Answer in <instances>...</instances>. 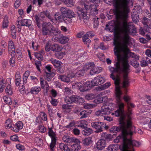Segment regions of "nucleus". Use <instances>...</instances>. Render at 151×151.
Masks as SVG:
<instances>
[{
    "mask_svg": "<svg viewBox=\"0 0 151 151\" xmlns=\"http://www.w3.org/2000/svg\"><path fill=\"white\" fill-rule=\"evenodd\" d=\"M129 12L130 11H115V13L117 18L122 20V22L119 23L118 26V28L122 33L121 41L120 42H119L118 37L114 40L113 44L115 46L114 51L115 54L117 57V62L114 64L115 68L109 66V70L111 73L110 77L114 81L115 85L117 103L120 108L123 107L124 106L123 103L120 101L121 93L119 86L120 79L117 73L121 72L126 73L130 70L128 60V55L129 54L133 58H138V56L134 53H129L128 47L129 42V34L136 32L135 29L132 23H127V19Z\"/></svg>",
    "mask_w": 151,
    "mask_h": 151,
    "instance_id": "nucleus-1",
    "label": "nucleus"
},
{
    "mask_svg": "<svg viewBox=\"0 0 151 151\" xmlns=\"http://www.w3.org/2000/svg\"><path fill=\"white\" fill-rule=\"evenodd\" d=\"M121 93L120 95V102L123 103V106L121 108H120L118 104L117 103L116 96V103L119 108V109L115 111L114 113H112L113 114H115V116H121L120 118L119 122L122 123L121 126L123 128V133L127 132V131H130V132L129 133V134H131L135 131V127L132 125V122L131 121V115L132 114L131 111L129 109L130 107H134V105L132 104L129 102V106H128L127 104V107L128 109V112L124 115V105L123 102L121 101L122 98L121 96L122 94V92L120 91Z\"/></svg>",
    "mask_w": 151,
    "mask_h": 151,
    "instance_id": "nucleus-2",
    "label": "nucleus"
},
{
    "mask_svg": "<svg viewBox=\"0 0 151 151\" xmlns=\"http://www.w3.org/2000/svg\"><path fill=\"white\" fill-rule=\"evenodd\" d=\"M119 124L120 125L119 127H114V129L115 131L117 132L121 130L122 131V134L121 136H118L116 139H114V142L118 143L119 142L120 139L122 138L123 142V151H134V147H139L140 144L139 142L129 138H130L135 133V132L131 134H129V132H130V131H128V132H127L126 133H123V128L121 126L122 124L120 122Z\"/></svg>",
    "mask_w": 151,
    "mask_h": 151,
    "instance_id": "nucleus-3",
    "label": "nucleus"
},
{
    "mask_svg": "<svg viewBox=\"0 0 151 151\" xmlns=\"http://www.w3.org/2000/svg\"><path fill=\"white\" fill-rule=\"evenodd\" d=\"M90 87L89 82H86L85 83L82 82H77L74 83L72 85L73 88L78 89L81 91H86Z\"/></svg>",
    "mask_w": 151,
    "mask_h": 151,
    "instance_id": "nucleus-4",
    "label": "nucleus"
},
{
    "mask_svg": "<svg viewBox=\"0 0 151 151\" xmlns=\"http://www.w3.org/2000/svg\"><path fill=\"white\" fill-rule=\"evenodd\" d=\"M48 134L49 136L51 137V142L50 145V148L51 151L54 150L56 142V134L54 132L52 128H49Z\"/></svg>",
    "mask_w": 151,
    "mask_h": 151,
    "instance_id": "nucleus-5",
    "label": "nucleus"
},
{
    "mask_svg": "<svg viewBox=\"0 0 151 151\" xmlns=\"http://www.w3.org/2000/svg\"><path fill=\"white\" fill-rule=\"evenodd\" d=\"M111 109L106 105H103L101 107V110L95 112V114L97 116H103L104 115H108L110 114Z\"/></svg>",
    "mask_w": 151,
    "mask_h": 151,
    "instance_id": "nucleus-6",
    "label": "nucleus"
},
{
    "mask_svg": "<svg viewBox=\"0 0 151 151\" xmlns=\"http://www.w3.org/2000/svg\"><path fill=\"white\" fill-rule=\"evenodd\" d=\"M77 9L78 10L77 13L79 19L81 20L83 19V21L85 22L86 20H87L89 18V17L87 16L86 12L79 7H77Z\"/></svg>",
    "mask_w": 151,
    "mask_h": 151,
    "instance_id": "nucleus-7",
    "label": "nucleus"
},
{
    "mask_svg": "<svg viewBox=\"0 0 151 151\" xmlns=\"http://www.w3.org/2000/svg\"><path fill=\"white\" fill-rule=\"evenodd\" d=\"M91 126L96 130V133L100 132L103 131L104 124L102 122H93L91 123Z\"/></svg>",
    "mask_w": 151,
    "mask_h": 151,
    "instance_id": "nucleus-8",
    "label": "nucleus"
},
{
    "mask_svg": "<svg viewBox=\"0 0 151 151\" xmlns=\"http://www.w3.org/2000/svg\"><path fill=\"white\" fill-rule=\"evenodd\" d=\"M105 80L104 77L99 76L96 77L91 81L92 86H94L101 85L104 83Z\"/></svg>",
    "mask_w": 151,
    "mask_h": 151,
    "instance_id": "nucleus-9",
    "label": "nucleus"
},
{
    "mask_svg": "<svg viewBox=\"0 0 151 151\" xmlns=\"http://www.w3.org/2000/svg\"><path fill=\"white\" fill-rule=\"evenodd\" d=\"M73 142H74V143L71 146V149L73 151H78L81 149L80 141L78 139L75 137L72 142V143Z\"/></svg>",
    "mask_w": 151,
    "mask_h": 151,
    "instance_id": "nucleus-10",
    "label": "nucleus"
},
{
    "mask_svg": "<svg viewBox=\"0 0 151 151\" xmlns=\"http://www.w3.org/2000/svg\"><path fill=\"white\" fill-rule=\"evenodd\" d=\"M129 72V70L128 72L124 73L123 76V79L122 81V87L125 88V90L127 91V88L129 86V79L128 76V74Z\"/></svg>",
    "mask_w": 151,
    "mask_h": 151,
    "instance_id": "nucleus-11",
    "label": "nucleus"
},
{
    "mask_svg": "<svg viewBox=\"0 0 151 151\" xmlns=\"http://www.w3.org/2000/svg\"><path fill=\"white\" fill-rule=\"evenodd\" d=\"M50 23H45L42 25V32L43 35H50Z\"/></svg>",
    "mask_w": 151,
    "mask_h": 151,
    "instance_id": "nucleus-12",
    "label": "nucleus"
},
{
    "mask_svg": "<svg viewBox=\"0 0 151 151\" xmlns=\"http://www.w3.org/2000/svg\"><path fill=\"white\" fill-rule=\"evenodd\" d=\"M96 147L99 150H101L106 146V142L104 139L99 140L96 144Z\"/></svg>",
    "mask_w": 151,
    "mask_h": 151,
    "instance_id": "nucleus-13",
    "label": "nucleus"
},
{
    "mask_svg": "<svg viewBox=\"0 0 151 151\" xmlns=\"http://www.w3.org/2000/svg\"><path fill=\"white\" fill-rule=\"evenodd\" d=\"M15 50V48L13 42L12 40H10L9 42V51L12 56H14Z\"/></svg>",
    "mask_w": 151,
    "mask_h": 151,
    "instance_id": "nucleus-14",
    "label": "nucleus"
},
{
    "mask_svg": "<svg viewBox=\"0 0 151 151\" xmlns=\"http://www.w3.org/2000/svg\"><path fill=\"white\" fill-rule=\"evenodd\" d=\"M23 127V123L21 121H19L15 124L14 127H12L11 129L13 131L17 132H19V129H22Z\"/></svg>",
    "mask_w": 151,
    "mask_h": 151,
    "instance_id": "nucleus-15",
    "label": "nucleus"
},
{
    "mask_svg": "<svg viewBox=\"0 0 151 151\" xmlns=\"http://www.w3.org/2000/svg\"><path fill=\"white\" fill-rule=\"evenodd\" d=\"M60 32V31L58 29L53 26L50 23V35H56Z\"/></svg>",
    "mask_w": 151,
    "mask_h": 151,
    "instance_id": "nucleus-16",
    "label": "nucleus"
},
{
    "mask_svg": "<svg viewBox=\"0 0 151 151\" xmlns=\"http://www.w3.org/2000/svg\"><path fill=\"white\" fill-rule=\"evenodd\" d=\"M77 96H72L70 97H66L65 99V102L67 103L71 104L76 103Z\"/></svg>",
    "mask_w": 151,
    "mask_h": 151,
    "instance_id": "nucleus-17",
    "label": "nucleus"
},
{
    "mask_svg": "<svg viewBox=\"0 0 151 151\" xmlns=\"http://www.w3.org/2000/svg\"><path fill=\"white\" fill-rule=\"evenodd\" d=\"M91 113V111L90 110H84L80 112L79 115L81 116L80 119H82L87 117Z\"/></svg>",
    "mask_w": 151,
    "mask_h": 151,
    "instance_id": "nucleus-18",
    "label": "nucleus"
},
{
    "mask_svg": "<svg viewBox=\"0 0 151 151\" xmlns=\"http://www.w3.org/2000/svg\"><path fill=\"white\" fill-rule=\"evenodd\" d=\"M62 48V46L57 44L52 45L51 46L52 50L54 52L60 51Z\"/></svg>",
    "mask_w": 151,
    "mask_h": 151,
    "instance_id": "nucleus-19",
    "label": "nucleus"
},
{
    "mask_svg": "<svg viewBox=\"0 0 151 151\" xmlns=\"http://www.w3.org/2000/svg\"><path fill=\"white\" fill-rule=\"evenodd\" d=\"M101 70V68L96 67L95 66L92 68L90 71V74L92 75L98 73H100Z\"/></svg>",
    "mask_w": 151,
    "mask_h": 151,
    "instance_id": "nucleus-20",
    "label": "nucleus"
},
{
    "mask_svg": "<svg viewBox=\"0 0 151 151\" xmlns=\"http://www.w3.org/2000/svg\"><path fill=\"white\" fill-rule=\"evenodd\" d=\"M83 144L85 146H89L92 144V138L90 137H88L85 138L82 140Z\"/></svg>",
    "mask_w": 151,
    "mask_h": 151,
    "instance_id": "nucleus-21",
    "label": "nucleus"
},
{
    "mask_svg": "<svg viewBox=\"0 0 151 151\" xmlns=\"http://www.w3.org/2000/svg\"><path fill=\"white\" fill-rule=\"evenodd\" d=\"M55 75V73L53 72H45V78L48 81H50L51 79H52L54 76Z\"/></svg>",
    "mask_w": 151,
    "mask_h": 151,
    "instance_id": "nucleus-22",
    "label": "nucleus"
},
{
    "mask_svg": "<svg viewBox=\"0 0 151 151\" xmlns=\"http://www.w3.org/2000/svg\"><path fill=\"white\" fill-rule=\"evenodd\" d=\"M50 60L55 68L59 67L62 64L61 62L60 61L53 58L50 59Z\"/></svg>",
    "mask_w": 151,
    "mask_h": 151,
    "instance_id": "nucleus-23",
    "label": "nucleus"
},
{
    "mask_svg": "<svg viewBox=\"0 0 151 151\" xmlns=\"http://www.w3.org/2000/svg\"><path fill=\"white\" fill-rule=\"evenodd\" d=\"M58 78L61 81L67 83H68L70 81L69 77L65 75H59L58 76Z\"/></svg>",
    "mask_w": 151,
    "mask_h": 151,
    "instance_id": "nucleus-24",
    "label": "nucleus"
},
{
    "mask_svg": "<svg viewBox=\"0 0 151 151\" xmlns=\"http://www.w3.org/2000/svg\"><path fill=\"white\" fill-rule=\"evenodd\" d=\"M22 26H26L27 27H29L32 24L31 20L27 19H24L22 20Z\"/></svg>",
    "mask_w": 151,
    "mask_h": 151,
    "instance_id": "nucleus-25",
    "label": "nucleus"
},
{
    "mask_svg": "<svg viewBox=\"0 0 151 151\" xmlns=\"http://www.w3.org/2000/svg\"><path fill=\"white\" fill-rule=\"evenodd\" d=\"M74 138V137H70L67 135H64L62 137V139L64 142L71 143H72Z\"/></svg>",
    "mask_w": 151,
    "mask_h": 151,
    "instance_id": "nucleus-26",
    "label": "nucleus"
},
{
    "mask_svg": "<svg viewBox=\"0 0 151 151\" xmlns=\"http://www.w3.org/2000/svg\"><path fill=\"white\" fill-rule=\"evenodd\" d=\"M111 85L110 83L109 82L105 83V84L99 86L97 88V90L100 91L101 90H104L106 88H108Z\"/></svg>",
    "mask_w": 151,
    "mask_h": 151,
    "instance_id": "nucleus-27",
    "label": "nucleus"
},
{
    "mask_svg": "<svg viewBox=\"0 0 151 151\" xmlns=\"http://www.w3.org/2000/svg\"><path fill=\"white\" fill-rule=\"evenodd\" d=\"M92 129L89 128H86L82 131V134L85 136H88L92 133Z\"/></svg>",
    "mask_w": 151,
    "mask_h": 151,
    "instance_id": "nucleus-28",
    "label": "nucleus"
},
{
    "mask_svg": "<svg viewBox=\"0 0 151 151\" xmlns=\"http://www.w3.org/2000/svg\"><path fill=\"white\" fill-rule=\"evenodd\" d=\"M59 147L62 151H70V149L68 146L64 143L60 144Z\"/></svg>",
    "mask_w": 151,
    "mask_h": 151,
    "instance_id": "nucleus-29",
    "label": "nucleus"
},
{
    "mask_svg": "<svg viewBox=\"0 0 151 151\" xmlns=\"http://www.w3.org/2000/svg\"><path fill=\"white\" fill-rule=\"evenodd\" d=\"M41 91V88L39 86L34 87L31 88L30 91L31 93L33 94H37Z\"/></svg>",
    "mask_w": 151,
    "mask_h": 151,
    "instance_id": "nucleus-30",
    "label": "nucleus"
},
{
    "mask_svg": "<svg viewBox=\"0 0 151 151\" xmlns=\"http://www.w3.org/2000/svg\"><path fill=\"white\" fill-rule=\"evenodd\" d=\"M60 42L61 44H65L69 40V38L67 37L62 36L59 39Z\"/></svg>",
    "mask_w": 151,
    "mask_h": 151,
    "instance_id": "nucleus-31",
    "label": "nucleus"
},
{
    "mask_svg": "<svg viewBox=\"0 0 151 151\" xmlns=\"http://www.w3.org/2000/svg\"><path fill=\"white\" fill-rule=\"evenodd\" d=\"M97 6L96 5H91L90 6V13H93V12L95 11V14H98L99 9L97 8Z\"/></svg>",
    "mask_w": 151,
    "mask_h": 151,
    "instance_id": "nucleus-32",
    "label": "nucleus"
},
{
    "mask_svg": "<svg viewBox=\"0 0 151 151\" xmlns=\"http://www.w3.org/2000/svg\"><path fill=\"white\" fill-rule=\"evenodd\" d=\"M64 3L68 6L72 7L74 5L75 0H65L64 1Z\"/></svg>",
    "mask_w": 151,
    "mask_h": 151,
    "instance_id": "nucleus-33",
    "label": "nucleus"
},
{
    "mask_svg": "<svg viewBox=\"0 0 151 151\" xmlns=\"http://www.w3.org/2000/svg\"><path fill=\"white\" fill-rule=\"evenodd\" d=\"M11 33L13 38L15 39L16 38V31L15 27L14 26L12 25L10 28Z\"/></svg>",
    "mask_w": 151,
    "mask_h": 151,
    "instance_id": "nucleus-34",
    "label": "nucleus"
},
{
    "mask_svg": "<svg viewBox=\"0 0 151 151\" xmlns=\"http://www.w3.org/2000/svg\"><path fill=\"white\" fill-rule=\"evenodd\" d=\"M117 148L118 146L117 144L111 145L108 147L107 150L108 151H116Z\"/></svg>",
    "mask_w": 151,
    "mask_h": 151,
    "instance_id": "nucleus-35",
    "label": "nucleus"
},
{
    "mask_svg": "<svg viewBox=\"0 0 151 151\" xmlns=\"http://www.w3.org/2000/svg\"><path fill=\"white\" fill-rule=\"evenodd\" d=\"M12 121L10 119H8L6 120L5 123V127L7 129H9L10 128H12Z\"/></svg>",
    "mask_w": 151,
    "mask_h": 151,
    "instance_id": "nucleus-36",
    "label": "nucleus"
},
{
    "mask_svg": "<svg viewBox=\"0 0 151 151\" xmlns=\"http://www.w3.org/2000/svg\"><path fill=\"white\" fill-rule=\"evenodd\" d=\"M15 55L18 60L21 61L22 60V54L20 50H17L16 53H14V55Z\"/></svg>",
    "mask_w": 151,
    "mask_h": 151,
    "instance_id": "nucleus-37",
    "label": "nucleus"
},
{
    "mask_svg": "<svg viewBox=\"0 0 151 151\" xmlns=\"http://www.w3.org/2000/svg\"><path fill=\"white\" fill-rule=\"evenodd\" d=\"M64 94L66 96L70 95L73 93V91L68 87H65L64 90Z\"/></svg>",
    "mask_w": 151,
    "mask_h": 151,
    "instance_id": "nucleus-38",
    "label": "nucleus"
},
{
    "mask_svg": "<svg viewBox=\"0 0 151 151\" xmlns=\"http://www.w3.org/2000/svg\"><path fill=\"white\" fill-rule=\"evenodd\" d=\"M6 86V81L3 79L0 81V92H2Z\"/></svg>",
    "mask_w": 151,
    "mask_h": 151,
    "instance_id": "nucleus-39",
    "label": "nucleus"
},
{
    "mask_svg": "<svg viewBox=\"0 0 151 151\" xmlns=\"http://www.w3.org/2000/svg\"><path fill=\"white\" fill-rule=\"evenodd\" d=\"M8 19V17L7 16H5L4 18L2 25L3 28H6L8 27L9 23Z\"/></svg>",
    "mask_w": 151,
    "mask_h": 151,
    "instance_id": "nucleus-40",
    "label": "nucleus"
},
{
    "mask_svg": "<svg viewBox=\"0 0 151 151\" xmlns=\"http://www.w3.org/2000/svg\"><path fill=\"white\" fill-rule=\"evenodd\" d=\"M67 52L62 51L60 53H55V56L56 57L59 59H62L64 56L66 55Z\"/></svg>",
    "mask_w": 151,
    "mask_h": 151,
    "instance_id": "nucleus-41",
    "label": "nucleus"
},
{
    "mask_svg": "<svg viewBox=\"0 0 151 151\" xmlns=\"http://www.w3.org/2000/svg\"><path fill=\"white\" fill-rule=\"evenodd\" d=\"M40 83L41 87L43 89H45V86L48 85L47 81L42 78H40Z\"/></svg>",
    "mask_w": 151,
    "mask_h": 151,
    "instance_id": "nucleus-42",
    "label": "nucleus"
},
{
    "mask_svg": "<svg viewBox=\"0 0 151 151\" xmlns=\"http://www.w3.org/2000/svg\"><path fill=\"white\" fill-rule=\"evenodd\" d=\"M89 37L87 35H86V34L83 37V40L85 44H88L90 43L91 40L88 38Z\"/></svg>",
    "mask_w": 151,
    "mask_h": 151,
    "instance_id": "nucleus-43",
    "label": "nucleus"
},
{
    "mask_svg": "<svg viewBox=\"0 0 151 151\" xmlns=\"http://www.w3.org/2000/svg\"><path fill=\"white\" fill-rule=\"evenodd\" d=\"M6 93L9 95H11L12 94V90L11 86L9 84L6 88Z\"/></svg>",
    "mask_w": 151,
    "mask_h": 151,
    "instance_id": "nucleus-44",
    "label": "nucleus"
},
{
    "mask_svg": "<svg viewBox=\"0 0 151 151\" xmlns=\"http://www.w3.org/2000/svg\"><path fill=\"white\" fill-rule=\"evenodd\" d=\"M94 66V64L93 63H91L85 65L84 67L85 70L91 69Z\"/></svg>",
    "mask_w": 151,
    "mask_h": 151,
    "instance_id": "nucleus-45",
    "label": "nucleus"
},
{
    "mask_svg": "<svg viewBox=\"0 0 151 151\" xmlns=\"http://www.w3.org/2000/svg\"><path fill=\"white\" fill-rule=\"evenodd\" d=\"M35 141L36 144V145L38 146H40L42 145V140L39 137H36L35 139Z\"/></svg>",
    "mask_w": 151,
    "mask_h": 151,
    "instance_id": "nucleus-46",
    "label": "nucleus"
},
{
    "mask_svg": "<svg viewBox=\"0 0 151 151\" xmlns=\"http://www.w3.org/2000/svg\"><path fill=\"white\" fill-rule=\"evenodd\" d=\"M55 19L56 21H59L60 22H62L63 21V18H61V16L59 14V13H56L55 14Z\"/></svg>",
    "mask_w": 151,
    "mask_h": 151,
    "instance_id": "nucleus-47",
    "label": "nucleus"
},
{
    "mask_svg": "<svg viewBox=\"0 0 151 151\" xmlns=\"http://www.w3.org/2000/svg\"><path fill=\"white\" fill-rule=\"evenodd\" d=\"M96 97V96L92 94H89L86 95L85 98L86 99L88 100H91L95 99Z\"/></svg>",
    "mask_w": 151,
    "mask_h": 151,
    "instance_id": "nucleus-48",
    "label": "nucleus"
},
{
    "mask_svg": "<svg viewBox=\"0 0 151 151\" xmlns=\"http://www.w3.org/2000/svg\"><path fill=\"white\" fill-rule=\"evenodd\" d=\"M67 17L70 18H73L75 17V14L74 12L72 10L69 9L68 12L66 14Z\"/></svg>",
    "mask_w": 151,
    "mask_h": 151,
    "instance_id": "nucleus-49",
    "label": "nucleus"
},
{
    "mask_svg": "<svg viewBox=\"0 0 151 151\" xmlns=\"http://www.w3.org/2000/svg\"><path fill=\"white\" fill-rule=\"evenodd\" d=\"M3 99L4 101L7 104H12V100L10 97L6 96H4Z\"/></svg>",
    "mask_w": 151,
    "mask_h": 151,
    "instance_id": "nucleus-50",
    "label": "nucleus"
},
{
    "mask_svg": "<svg viewBox=\"0 0 151 151\" xmlns=\"http://www.w3.org/2000/svg\"><path fill=\"white\" fill-rule=\"evenodd\" d=\"M84 73L85 72L84 70H80L78 71L76 73V77H80L83 76Z\"/></svg>",
    "mask_w": 151,
    "mask_h": 151,
    "instance_id": "nucleus-51",
    "label": "nucleus"
},
{
    "mask_svg": "<svg viewBox=\"0 0 151 151\" xmlns=\"http://www.w3.org/2000/svg\"><path fill=\"white\" fill-rule=\"evenodd\" d=\"M99 18L97 17H95L93 19V27L94 28H96L99 25V21L98 19Z\"/></svg>",
    "mask_w": 151,
    "mask_h": 151,
    "instance_id": "nucleus-52",
    "label": "nucleus"
},
{
    "mask_svg": "<svg viewBox=\"0 0 151 151\" xmlns=\"http://www.w3.org/2000/svg\"><path fill=\"white\" fill-rule=\"evenodd\" d=\"M72 18L69 17H65L64 16L63 17V20L64 21V22L67 23H70L72 22V20L71 18Z\"/></svg>",
    "mask_w": 151,
    "mask_h": 151,
    "instance_id": "nucleus-53",
    "label": "nucleus"
},
{
    "mask_svg": "<svg viewBox=\"0 0 151 151\" xmlns=\"http://www.w3.org/2000/svg\"><path fill=\"white\" fill-rule=\"evenodd\" d=\"M62 108L63 109L67 110L68 112L70 111L71 108V106L67 104H63L62 105Z\"/></svg>",
    "mask_w": 151,
    "mask_h": 151,
    "instance_id": "nucleus-54",
    "label": "nucleus"
},
{
    "mask_svg": "<svg viewBox=\"0 0 151 151\" xmlns=\"http://www.w3.org/2000/svg\"><path fill=\"white\" fill-rule=\"evenodd\" d=\"M88 124V122L85 120H81L80 123L79 125L81 127L84 128Z\"/></svg>",
    "mask_w": 151,
    "mask_h": 151,
    "instance_id": "nucleus-55",
    "label": "nucleus"
},
{
    "mask_svg": "<svg viewBox=\"0 0 151 151\" xmlns=\"http://www.w3.org/2000/svg\"><path fill=\"white\" fill-rule=\"evenodd\" d=\"M68 9H69L65 7H63L60 8V11L62 14H67Z\"/></svg>",
    "mask_w": 151,
    "mask_h": 151,
    "instance_id": "nucleus-56",
    "label": "nucleus"
},
{
    "mask_svg": "<svg viewBox=\"0 0 151 151\" xmlns=\"http://www.w3.org/2000/svg\"><path fill=\"white\" fill-rule=\"evenodd\" d=\"M140 65L142 67H145L148 65L145 59H142L140 62Z\"/></svg>",
    "mask_w": 151,
    "mask_h": 151,
    "instance_id": "nucleus-57",
    "label": "nucleus"
},
{
    "mask_svg": "<svg viewBox=\"0 0 151 151\" xmlns=\"http://www.w3.org/2000/svg\"><path fill=\"white\" fill-rule=\"evenodd\" d=\"M84 102V100L83 98L79 96H77L76 100V103L83 104Z\"/></svg>",
    "mask_w": 151,
    "mask_h": 151,
    "instance_id": "nucleus-58",
    "label": "nucleus"
},
{
    "mask_svg": "<svg viewBox=\"0 0 151 151\" xmlns=\"http://www.w3.org/2000/svg\"><path fill=\"white\" fill-rule=\"evenodd\" d=\"M29 75V73L28 72H26L24 74L23 77V81L24 83H26L28 77Z\"/></svg>",
    "mask_w": 151,
    "mask_h": 151,
    "instance_id": "nucleus-59",
    "label": "nucleus"
},
{
    "mask_svg": "<svg viewBox=\"0 0 151 151\" xmlns=\"http://www.w3.org/2000/svg\"><path fill=\"white\" fill-rule=\"evenodd\" d=\"M19 89L22 94H24L25 93V88L24 85H20L19 87Z\"/></svg>",
    "mask_w": 151,
    "mask_h": 151,
    "instance_id": "nucleus-60",
    "label": "nucleus"
},
{
    "mask_svg": "<svg viewBox=\"0 0 151 151\" xmlns=\"http://www.w3.org/2000/svg\"><path fill=\"white\" fill-rule=\"evenodd\" d=\"M45 16L48 17L49 19L52 20V18L51 16L50 15V13L48 11H44L43 12Z\"/></svg>",
    "mask_w": 151,
    "mask_h": 151,
    "instance_id": "nucleus-61",
    "label": "nucleus"
},
{
    "mask_svg": "<svg viewBox=\"0 0 151 151\" xmlns=\"http://www.w3.org/2000/svg\"><path fill=\"white\" fill-rule=\"evenodd\" d=\"M52 45H50L49 42H47L46 44L45 47V50L47 51H49L51 50V46Z\"/></svg>",
    "mask_w": 151,
    "mask_h": 151,
    "instance_id": "nucleus-62",
    "label": "nucleus"
},
{
    "mask_svg": "<svg viewBox=\"0 0 151 151\" xmlns=\"http://www.w3.org/2000/svg\"><path fill=\"white\" fill-rule=\"evenodd\" d=\"M103 101V99L102 97H98L94 100V102L96 104L100 103Z\"/></svg>",
    "mask_w": 151,
    "mask_h": 151,
    "instance_id": "nucleus-63",
    "label": "nucleus"
},
{
    "mask_svg": "<svg viewBox=\"0 0 151 151\" xmlns=\"http://www.w3.org/2000/svg\"><path fill=\"white\" fill-rule=\"evenodd\" d=\"M21 4V0H17L14 4V7L16 8H18Z\"/></svg>",
    "mask_w": 151,
    "mask_h": 151,
    "instance_id": "nucleus-64",
    "label": "nucleus"
}]
</instances>
